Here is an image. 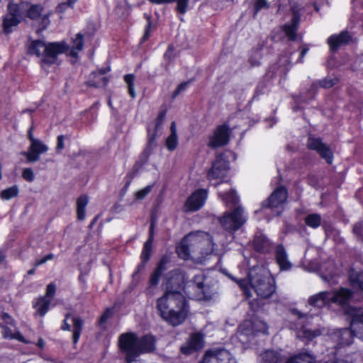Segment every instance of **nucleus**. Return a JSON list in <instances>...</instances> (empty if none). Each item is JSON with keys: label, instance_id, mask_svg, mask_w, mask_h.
I'll list each match as a JSON object with an SVG mask.
<instances>
[{"label": "nucleus", "instance_id": "obj_64", "mask_svg": "<svg viewBox=\"0 0 363 363\" xmlns=\"http://www.w3.org/2000/svg\"><path fill=\"white\" fill-rule=\"evenodd\" d=\"M34 273H35V269H30V270H29V271L28 272V274L29 275H32V274H33Z\"/></svg>", "mask_w": 363, "mask_h": 363}, {"label": "nucleus", "instance_id": "obj_50", "mask_svg": "<svg viewBox=\"0 0 363 363\" xmlns=\"http://www.w3.org/2000/svg\"><path fill=\"white\" fill-rule=\"evenodd\" d=\"M255 325H260V328H259V329L255 328V330H256L257 331H259V332H262L263 333H267V327L264 323L259 321L257 323H255Z\"/></svg>", "mask_w": 363, "mask_h": 363}, {"label": "nucleus", "instance_id": "obj_56", "mask_svg": "<svg viewBox=\"0 0 363 363\" xmlns=\"http://www.w3.org/2000/svg\"><path fill=\"white\" fill-rule=\"evenodd\" d=\"M45 262H46V261H45V258L43 257V259H38L35 262V267H37Z\"/></svg>", "mask_w": 363, "mask_h": 363}, {"label": "nucleus", "instance_id": "obj_36", "mask_svg": "<svg viewBox=\"0 0 363 363\" xmlns=\"http://www.w3.org/2000/svg\"><path fill=\"white\" fill-rule=\"evenodd\" d=\"M178 144L177 135H170L166 140V146L169 150H174Z\"/></svg>", "mask_w": 363, "mask_h": 363}, {"label": "nucleus", "instance_id": "obj_30", "mask_svg": "<svg viewBox=\"0 0 363 363\" xmlns=\"http://www.w3.org/2000/svg\"><path fill=\"white\" fill-rule=\"evenodd\" d=\"M19 193L18 186L13 185L1 191L0 196L3 200H9L16 197Z\"/></svg>", "mask_w": 363, "mask_h": 363}, {"label": "nucleus", "instance_id": "obj_45", "mask_svg": "<svg viewBox=\"0 0 363 363\" xmlns=\"http://www.w3.org/2000/svg\"><path fill=\"white\" fill-rule=\"evenodd\" d=\"M147 24L146 26L145 35L143 37V40H146L150 37V29H151V26H152L151 21H150V17L147 16Z\"/></svg>", "mask_w": 363, "mask_h": 363}, {"label": "nucleus", "instance_id": "obj_9", "mask_svg": "<svg viewBox=\"0 0 363 363\" xmlns=\"http://www.w3.org/2000/svg\"><path fill=\"white\" fill-rule=\"evenodd\" d=\"M247 220L242 208L238 206L233 212L226 213L220 219L222 226L228 230H236Z\"/></svg>", "mask_w": 363, "mask_h": 363}, {"label": "nucleus", "instance_id": "obj_46", "mask_svg": "<svg viewBox=\"0 0 363 363\" xmlns=\"http://www.w3.org/2000/svg\"><path fill=\"white\" fill-rule=\"evenodd\" d=\"M135 77L133 74H126L124 76V81L128 84V86H134Z\"/></svg>", "mask_w": 363, "mask_h": 363}, {"label": "nucleus", "instance_id": "obj_19", "mask_svg": "<svg viewBox=\"0 0 363 363\" xmlns=\"http://www.w3.org/2000/svg\"><path fill=\"white\" fill-rule=\"evenodd\" d=\"M186 279V276L182 272L174 270L170 273L169 284L172 288L181 289L184 286Z\"/></svg>", "mask_w": 363, "mask_h": 363}, {"label": "nucleus", "instance_id": "obj_8", "mask_svg": "<svg viewBox=\"0 0 363 363\" xmlns=\"http://www.w3.org/2000/svg\"><path fill=\"white\" fill-rule=\"evenodd\" d=\"M26 4H18L10 2L8 5V13L3 21V28L6 33L13 31L21 22L24 20V14L21 9H23Z\"/></svg>", "mask_w": 363, "mask_h": 363}, {"label": "nucleus", "instance_id": "obj_24", "mask_svg": "<svg viewBox=\"0 0 363 363\" xmlns=\"http://www.w3.org/2000/svg\"><path fill=\"white\" fill-rule=\"evenodd\" d=\"M89 203V199L86 196L82 195L77 200V215L79 220L85 218L86 207Z\"/></svg>", "mask_w": 363, "mask_h": 363}, {"label": "nucleus", "instance_id": "obj_59", "mask_svg": "<svg viewBox=\"0 0 363 363\" xmlns=\"http://www.w3.org/2000/svg\"><path fill=\"white\" fill-rule=\"evenodd\" d=\"M2 318L7 323H9V321L11 320V318L6 313H4L2 315Z\"/></svg>", "mask_w": 363, "mask_h": 363}, {"label": "nucleus", "instance_id": "obj_15", "mask_svg": "<svg viewBox=\"0 0 363 363\" xmlns=\"http://www.w3.org/2000/svg\"><path fill=\"white\" fill-rule=\"evenodd\" d=\"M48 147L42 141L38 140L30 143L28 152H23L30 162H36L40 159V155L48 151Z\"/></svg>", "mask_w": 363, "mask_h": 363}, {"label": "nucleus", "instance_id": "obj_28", "mask_svg": "<svg viewBox=\"0 0 363 363\" xmlns=\"http://www.w3.org/2000/svg\"><path fill=\"white\" fill-rule=\"evenodd\" d=\"M109 70L110 69L108 68L107 70L101 69L99 72H93L91 76L93 78H96V79L94 82H90V84L95 86H98L101 84L106 85L108 82V79L104 77V74Z\"/></svg>", "mask_w": 363, "mask_h": 363}, {"label": "nucleus", "instance_id": "obj_40", "mask_svg": "<svg viewBox=\"0 0 363 363\" xmlns=\"http://www.w3.org/2000/svg\"><path fill=\"white\" fill-rule=\"evenodd\" d=\"M56 291V286L53 283H50L47 286L46 293L43 297H46L48 299L52 301V297L55 296Z\"/></svg>", "mask_w": 363, "mask_h": 363}, {"label": "nucleus", "instance_id": "obj_35", "mask_svg": "<svg viewBox=\"0 0 363 363\" xmlns=\"http://www.w3.org/2000/svg\"><path fill=\"white\" fill-rule=\"evenodd\" d=\"M152 238H150L144 244L143 250L141 254V258L143 261L146 262L148 260L150 254H151V248H152Z\"/></svg>", "mask_w": 363, "mask_h": 363}, {"label": "nucleus", "instance_id": "obj_57", "mask_svg": "<svg viewBox=\"0 0 363 363\" xmlns=\"http://www.w3.org/2000/svg\"><path fill=\"white\" fill-rule=\"evenodd\" d=\"M28 138L30 141V143H33L34 140H38V139H35L33 135V133H32V128L30 129L29 130V133H28Z\"/></svg>", "mask_w": 363, "mask_h": 363}, {"label": "nucleus", "instance_id": "obj_20", "mask_svg": "<svg viewBox=\"0 0 363 363\" xmlns=\"http://www.w3.org/2000/svg\"><path fill=\"white\" fill-rule=\"evenodd\" d=\"M281 360L280 353L274 350H266L258 357L259 363H279Z\"/></svg>", "mask_w": 363, "mask_h": 363}, {"label": "nucleus", "instance_id": "obj_11", "mask_svg": "<svg viewBox=\"0 0 363 363\" xmlns=\"http://www.w3.org/2000/svg\"><path fill=\"white\" fill-rule=\"evenodd\" d=\"M208 197V191L205 189H197L186 199L184 209L186 212L196 211L204 205Z\"/></svg>", "mask_w": 363, "mask_h": 363}, {"label": "nucleus", "instance_id": "obj_22", "mask_svg": "<svg viewBox=\"0 0 363 363\" xmlns=\"http://www.w3.org/2000/svg\"><path fill=\"white\" fill-rule=\"evenodd\" d=\"M50 303V299L42 296L35 300L33 303V308L39 315L43 316L49 310Z\"/></svg>", "mask_w": 363, "mask_h": 363}, {"label": "nucleus", "instance_id": "obj_48", "mask_svg": "<svg viewBox=\"0 0 363 363\" xmlns=\"http://www.w3.org/2000/svg\"><path fill=\"white\" fill-rule=\"evenodd\" d=\"M77 0H67V3H64V4H60L59 6H58V9L62 11V9H65L67 6H72L74 3L77 1Z\"/></svg>", "mask_w": 363, "mask_h": 363}, {"label": "nucleus", "instance_id": "obj_52", "mask_svg": "<svg viewBox=\"0 0 363 363\" xmlns=\"http://www.w3.org/2000/svg\"><path fill=\"white\" fill-rule=\"evenodd\" d=\"M69 315H66V318L64 320V323L62 325V329L64 330H70V325L67 323V320Z\"/></svg>", "mask_w": 363, "mask_h": 363}, {"label": "nucleus", "instance_id": "obj_60", "mask_svg": "<svg viewBox=\"0 0 363 363\" xmlns=\"http://www.w3.org/2000/svg\"><path fill=\"white\" fill-rule=\"evenodd\" d=\"M109 317V313L108 312H106V313H104V315H101V322H104L107 320V318Z\"/></svg>", "mask_w": 363, "mask_h": 363}, {"label": "nucleus", "instance_id": "obj_42", "mask_svg": "<svg viewBox=\"0 0 363 363\" xmlns=\"http://www.w3.org/2000/svg\"><path fill=\"white\" fill-rule=\"evenodd\" d=\"M204 279L205 278H204V276H203V274H197V275L194 276V281L196 284L198 288L200 289H203V286H204V284H203Z\"/></svg>", "mask_w": 363, "mask_h": 363}, {"label": "nucleus", "instance_id": "obj_58", "mask_svg": "<svg viewBox=\"0 0 363 363\" xmlns=\"http://www.w3.org/2000/svg\"><path fill=\"white\" fill-rule=\"evenodd\" d=\"M176 0H159L157 2L158 4H169L175 1Z\"/></svg>", "mask_w": 363, "mask_h": 363}, {"label": "nucleus", "instance_id": "obj_5", "mask_svg": "<svg viewBox=\"0 0 363 363\" xmlns=\"http://www.w3.org/2000/svg\"><path fill=\"white\" fill-rule=\"evenodd\" d=\"M352 296V292L345 288H341L335 291H323L312 296L308 303L314 307L322 308L330 305L331 303H336L344 306L347 303Z\"/></svg>", "mask_w": 363, "mask_h": 363}, {"label": "nucleus", "instance_id": "obj_43", "mask_svg": "<svg viewBox=\"0 0 363 363\" xmlns=\"http://www.w3.org/2000/svg\"><path fill=\"white\" fill-rule=\"evenodd\" d=\"M268 4L266 0H257L255 3V13L263 8H267Z\"/></svg>", "mask_w": 363, "mask_h": 363}, {"label": "nucleus", "instance_id": "obj_6", "mask_svg": "<svg viewBox=\"0 0 363 363\" xmlns=\"http://www.w3.org/2000/svg\"><path fill=\"white\" fill-rule=\"evenodd\" d=\"M18 4H26L23 9H21L24 14V18L28 17L36 21L40 30H44L49 26L52 13L50 11L45 10L41 5H31L28 2H20Z\"/></svg>", "mask_w": 363, "mask_h": 363}, {"label": "nucleus", "instance_id": "obj_27", "mask_svg": "<svg viewBox=\"0 0 363 363\" xmlns=\"http://www.w3.org/2000/svg\"><path fill=\"white\" fill-rule=\"evenodd\" d=\"M83 48V38L80 33L77 34L76 38L72 40V45L70 48V55L77 57L79 52Z\"/></svg>", "mask_w": 363, "mask_h": 363}, {"label": "nucleus", "instance_id": "obj_63", "mask_svg": "<svg viewBox=\"0 0 363 363\" xmlns=\"http://www.w3.org/2000/svg\"><path fill=\"white\" fill-rule=\"evenodd\" d=\"M5 255L2 252H0V263L4 259Z\"/></svg>", "mask_w": 363, "mask_h": 363}, {"label": "nucleus", "instance_id": "obj_55", "mask_svg": "<svg viewBox=\"0 0 363 363\" xmlns=\"http://www.w3.org/2000/svg\"><path fill=\"white\" fill-rule=\"evenodd\" d=\"M128 92L132 98L135 97V91L134 89V86H128Z\"/></svg>", "mask_w": 363, "mask_h": 363}, {"label": "nucleus", "instance_id": "obj_61", "mask_svg": "<svg viewBox=\"0 0 363 363\" xmlns=\"http://www.w3.org/2000/svg\"><path fill=\"white\" fill-rule=\"evenodd\" d=\"M53 257H54V255L52 254H49V255H46L44 258H45V261L47 262L48 260L53 259Z\"/></svg>", "mask_w": 363, "mask_h": 363}, {"label": "nucleus", "instance_id": "obj_10", "mask_svg": "<svg viewBox=\"0 0 363 363\" xmlns=\"http://www.w3.org/2000/svg\"><path fill=\"white\" fill-rule=\"evenodd\" d=\"M287 199V191L284 187H278L272 194L269 198L262 203L260 212L269 208H271L274 215L281 213V205L285 203Z\"/></svg>", "mask_w": 363, "mask_h": 363}, {"label": "nucleus", "instance_id": "obj_49", "mask_svg": "<svg viewBox=\"0 0 363 363\" xmlns=\"http://www.w3.org/2000/svg\"><path fill=\"white\" fill-rule=\"evenodd\" d=\"M303 337L308 338V339H311V338L318 335L317 332H312L311 330H304V331H303Z\"/></svg>", "mask_w": 363, "mask_h": 363}, {"label": "nucleus", "instance_id": "obj_53", "mask_svg": "<svg viewBox=\"0 0 363 363\" xmlns=\"http://www.w3.org/2000/svg\"><path fill=\"white\" fill-rule=\"evenodd\" d=\"M334 85V82L332 80L325 81L323 84V86L325 88H330Z\"/></svg>", "mask_w": 363, "mask_h": 363}, {"label": "nucleus", "instance_id": "obj_32", "mask_svg": "<svg viewBox=\"0 0 363 363\" xmlns=\"http://www.w3.org/2000/svg\"><path fill=\"white\" fill-rule=\"evenodd\" d=\"M2 335L4 338L16 339L20 342H26L24 337L18 333H12L11 330L7 327L2 329Z\"/></svg>", "mask_w": 363, "mask_h": 363}, {"label": "nucleus", "instance_id": "obj_25", "mask_svg": "<svg viewBox=\"0 0 363 363\" xmlns=\"http://www.w3.org/2000/svg\"><path fill=\"white\" fill-rule=\"evenodd\" d=\"M293 12L294 18L291 23L284 26L285 33L290 40H295L296 38V30L299 21V18L294 9H293Z\"/></svg>", "mask_w": 363, "mask_h": 363}, {"label": "nucleus", "instance_id": "obj_38", "mask_svg": "<svg viewBox=\"0 0 363 363\" xmlns=\"http://www.w3.org/2000/svg\"><path fill=\"white\" fill-rule=\"evenodd\" d=\"M233 279L238 283V284L242 289V290L243 291L244 294L246 295L247 297L252 296V294H251L250 291L247 286L248 285L247 281L244 280V279H240V280H237L235 279Z\"/></svg>", "mask_w": 363, "mask_h": 363}, {"label": "nucleus", "instance_id": "obj_44", "mask_svg": "<svg viewBox=\"0 0 363 363\" xmlns=\"http://www.w3.org/2000/svg\"><path fill=\"white\" fill-rule=\"evenodd\" d=\"M189 84V82H184L180 84L173 94V97L177 96L182 91L186 89Z\"/></svg>", "mask_w": 363, "mask_h": 363}, {"label": "nucleus", "instance_id": "obj_54", "mask_svg": "<svg viewBox=\"0 0 363 363\" xmlns=\"http://www.w3.org/2000/svg\"><path fill=\"white\" fill-rule=\"evenodd\" d=\"M171 134L170 135H177V127L175 122H172L171 123Z\"/></svg>", "mask_w": 363, "mask_h": 363}, {"label": "nucleus", "instance_id": "obj_2", "mask_svg": "<svg viewBox=\"0 0 363 363\" xmlns=\"http://www.w3.org/2000/svg\"><path fill=\"white\" fill-rule=\"evenodd\" d=\"M214 251L212 237L204 232L191 233L187 235L177 247L178 255L183 259L191 257L204 258Z\"/></svg>", "mask_w": 363, "mask_h": 363}, {"label": "nucleus", "instance_id": "obj_13", "mask_svg": "<svg viewBox=\"0 0 363 363\" xmlns=\"http://www.w3.org/2000/svg\"><path fill=\"white\" fill-rule=\"evenodd\" d=\"M228 169V162L222 156H218L208 172V178L210 180L222 179L227 175Z\"/></svg>", "mask_w": 363, "mask_h": 363}, {"label": "nucleus", "instance_id": "obj_3", "mask_svg": "<svg viewBox=\"0 0 363 363\" xmlns=\"http://www.w3.org/2000/svg\"><path fill=\"white\" fill-rule=\"evenodd\" d=\"M67 50L64 43H45L42 40L33 41L29 47L28 52L42 57V67L46 69L50 65L56 62L57 55L65 52Z\"/></svg>", "mask_w": 363, "mask_h": 363}, {"label": "nucleus", "instance_id": "obj_7", "mask_svg": "<svg viewBox=\"0 0 363 363\" xmlns=\"http://www.w3.org/2000/svg\"><path fill=\"white\" fill-rule=\"evenodd\" d=\"M120 350L125 354L128 363L138 357V337L135 333H125L118 337Z\"/></svg>", "mask_w": 363, "mask_h": 363}, {"label": "nucleus", "instance_id": "obj_17", "mask_svg": "<svg viewBox=\"0 0 363 363\" xmlns=\"http://www.w3.org/2000/svg\"><path fill=\"white\" fill-rule=\"evenodd\" d=\"M156 338L154 335L147 334L138 337V357L143 354L151 353L156 350Z\"/></svg>", "mask_w": 363, "mask_h": 363}, {"label": "nucleus", "instance_id": "obj_37", "mask_svg": "<svg viewBox=\"0 0 363 363\" xmlns=\"http://www.w3.org/2000/svg\"><path fill=\"white\" fill-rule=\"evenodd\" d=\"M152 189V185H148V186H145V188L135 192V197L138 200L143 199L151 191Z\"/></svg>", "mask_w": 363, "mask_h": 363}, {"label": "nucleus", "instance_id": "obj_26", "mask_svg": "<svg viewBox=\"0 0 363 363\" xmlns=\"http://www.w3.org/2000/svg\"><path fill=\"white\" fill-rule=\"evenodd\" d=\"M350 281L354 288L363 290V272H352L350 274Z\"/></svg>", "mask_w": 363, "mask_h": 363}, {"label": "nucleus", "instance_id": "obj_16", "mask_svg": "<svg viewBox=\"0 0 363 363\" xmlns=\"http://www.w3.org/2000/svg\"><path fill=\"white\" fill-rule=\"evenodd\" d=\"M204 345L203 337L200 333L192 334L186 343L181 347V351L185 354L201 350Z\"/></svg>", "mask_w": 363, "mask_h": 363}, {"label": "nucleus", "instance_id": "obj_62", "mask_svg": "<svg viewBox=\"0 0 363 363\" xmlns=\"http://www.w3.org/2000/svg\"><path fill=\"white\" fill-rule=\"evenodd\" d=\"M44 345H45V343H44L43 340L42 339H39L38 342V347L40 348H43Z\"/></svg>", "mask_w": 363, "mask_h": 363}, {"label": "nucleus", "instance_id": "obj_21", "mask_svg": "<svg viewBox=\"0 0 363 363\" xmlns=\"http://www.w3.org/2000/svg\"><path fill=\"white\" fill-rule=\"evenodd\" d=\"M276 259L281 269L287 270L291 268V263L288 260V257L284 248L282 246H278L276 249Z\"/></svg>", "mask_w": 363, "mask_h": 363}, {"label": "nucleus", "instance_id": "obj_41", "mask_svg": "<svg viewBox=\"0 0 363 363\" xmlns=\"http://www.w3.org/2000/svg\"><path fill=\"white\" fill-rule=\"evenodd\" d=\"M22 177L25 180L29 182H32L35 179L34 173L30 168L24 169L22 173Z\"/></svg>", "mask_w": 363, "mask_h": 363}, {"label": "nucleus", "instance_id": "obj_18", "mask_svg": "<svg viewBox=\"0 0 363 363\" xmlns=\"http://www.w3.org/2000/svg\"><path fill=\"white\" fill-rule=\"evenodd\" d=\"M351 40L350 34L342 32L338 35H333L328 39V43L332 50H337L338 48L347 44Z\"/></svg>", "mask_w": 363, "mask_h": 363}, {"label": "nucleus", "instance_id": "obj_51", "mask_svg": "<svg viewBox=\"0 0 363 363\" xmlns=\"http://www.w3.org/2000/svg\"><path fill=\"white\" fill-rule=\"evenodd\" d=\"M363 231V228L361 224H357L354 227V233L359 236H362V239L363 240V236L362 235V233Z\"/></svg>", "mask_w": 363, "mask_h": 363}, {"label": "nucleus", "instance_id": "obj_31", "mask_svg": "<svg viewBox=\"0 0 363 363\" xmlns=\"http://www.w3.org/2000/svg\"><path fill=\"white\" fill-rule=\"evenodd\" d=\"M74 329H73V342L76 344L80 337L81 332L82 330L83 323L82 320L77 317L73 318L72 319Z\"/></svg>", "mask_w": 363, "mask_h": 363}, {"label": "nucleus", "instance_id": "obj_29", "mask_svg": "<svg viewBox=\"0 0 363 363\" xmlns=\"http://www.w3.org/2000/svg\"><path fill=\"white\" fill-rule=\"evenodd\" d=\"M286 363H314V359L309 354H300L291 357Z\"/></svg>", "mask_w": 363, "mask_h": 363}, {"label": "nucleus", "instance_id": "obj_39", "mask_svg": "<svg viewBox=\"0 0 363 363\" xmlns=\"http://www.w3.org/2000/svg\"><path fill=\"white\" fill-rule=\"evenodd\" d=\"M177 1V10L180 13H185L187 10L189 0H176Z\"/></svg>", "mask_w": 363, "mask_h": 363}, {"label": "nucleus", "instance_id": "obj_34", "mask_svg": "<svg viewBox=\"0 0 363 363\" xmlns=\"http://www.w3.org/2000/svg\"><path fill=\"white\" fill-rule=\"evenodd\" d=\"M219 196L227 205H234L238 201V197L233 191H229L226 194L219 193Z\"/></svg>", "mask_w": 363, "mask_h": 363}, {"label": "nucleus", "instance_id": "obj_1", "mask_svg": "<svg viewBox=\"0 0 363 363\" xmlns=\"http://www.w3.org/2000/svg\"><path fill=\"white\" fill-rule=\"evenodd\" d=\"M157 308L162 318L173 325H178L183 323L189 312L184 296L177 291H167L158 298Z\"/></svg>", "mask_w": 363, "mask_h": 363}, {"label": "nucleus", "instance_id": "obj_23", "mask_svg": "<svg viewBox=\"0 0 363 363\" xmlns=\"http://www.w3.org/2000/svg\"><path fill=\"white\" fill-rule=\"evenodd\" d=\"M164 264H165V262L164 260H162L160 262V263L159 264L158 267H157V269L151 274L150 281H149L150 286L147 289V291L149 293L150 292L151 287L155 286L158 284V282L160 281V278L161 277V274L165 269Z\"/></svg>", "mask_w": 363, "mask_h": 363}, {"label": "nucleus", "instance_id": "obj_47", "mask_svg": "<svg viewBox=\"0 0 363 363\" xmlns=\"http://www.w3.org/2000/svg\"><path fill=\"white\" fill-rule=\"evenodd\" d=\"M64 140L65 138L63 135H59L57 137V144L56 147L57 151H60L64 148Z\"/></svg>", "mask_w": 363, "mask_h": 363}, {"label": "nucleus", "instance_id": "obj_33", "mask_svg": "<svg viewBox=\"0 0 363 363\" xmlns=\"http://www.w3.org/2000/svg\"><path fill=\"white\" fill-rule=\"evenodd\" d=\"M305 222L307 225L315 228L320 225L321 218L320 215L316 213L310 214L306 217Z\"/></svg>", "mask_w": 363, "mask_h": 363}, {"label": "nucleus", "instance_id": "obj_14", "mask_svg": "<svg viewBox=\"0 0 363 363\" xmlns=\"http://www.w3.org/2000/svg\"><path fill=\"white\" fill-rule=\"evenodd\" d=\"M307 145L310 149L316 150L328 163H332L333 159V152L328 145L322 143L320 139L310 137Z\"/></svg>", "mask_w": 363, "mask_h": 363}, {"label": "nucleus", "instance_id": "obj_4", "mask_svg": "<svg viewBox=\"0 0 363 363\" xmlns=\"http://www.w3.org/2000/svg\"><path fill=\"white\" fill-rule=\"evenodd\" d=\"M248 276L251 287L260 298H269L274 293V279L265 268L255 267Z\"/></svg>", "mask_w": 363, "mask_h": 363}, {"label": "nucleus", "instance_id": "obj_12", "mask_svg": "<svg viewBox=\"0 0 363 363\" xmlns=\"http://www.w3.org/2000/svg\"><path fill=\"white\" fill-rule=\"evenodd\" d=\"M230 133V129L226 124L218 125L209 137L208 145L212 147L225 145L229 141Z\"/></svg>", "mask_w": 363, "mask_h": 363}]
</instances>
